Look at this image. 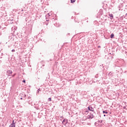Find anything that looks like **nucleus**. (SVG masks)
<instances>
[{
    "label": "nucleus",
    "mask_w": 127,
    "mask_h": 127,
    "mask_svg": "<svg viewBox=\"0 0 127 127\" xmlns=\"http://www.w3.org/2000/svg\"><path fill=\"white\" fill-rule=\"evenodd\" d=\"M57 15L56 14H54V13H52L51 15H50V13H48L46 15V17L50 18V19H54V20H56L57 19Z\"/></svg>",
    "instance_id": "f257e3e1"
},
{
    "label": "nucleus",
    "mask_w": 127,
    "mask_h": 127,
    "mask_svg": "<svg viewBox=\"0 0 127 127\" xmlns=\"http://www.w3.org/2000/svg\"><path fill=\"white\" fill-rule=\"evenodd\" d=\"M62 124L64 126H66V125H67V124H68V120L64 119V120L63 121Z\"/></svg>",
    "instance_id": "f03ea898"
},
{
    "label": "nucleus",
    "mask_w": 127,
    "mask_h": 127,
    "mask_svg": "<svg viewBox=\"0 0 127 127\" xmlns=\"http://www.w3.org/2000/svg\"><path fill=\"white\" fill-rule=\"evenodd\" d=\"M9 127H15V123H14V120L12 121V123L10 125Z\"/></svg>",
    "instance_id": "7ed1b4c3"
},
{
    "label": "nucleus",
    "mask_w": 127,
    "mask_h": 127,
    "mask_svg": "<svg viewBox=\"0 0 127 127\" xmlns=\"http://www.w3.org/2000/svg\"><path fill=\"white\" fill-rule=\"evenodd\" d=\"M7 74L8 76H11L12 74V70H8L7 71Z\"/></svg>",
    "instance_id": "20e7f679"
},
{
    "label": "nucleus",
    "mask_w": 127,
    "mask_h": 127,
    "mask_svg": "<svg viewBox=\"0 0 127 127\" xmlns=\"http://www.w3.org/2000/svg\"><path fill=\"white\" fill-rule=\"evenodd\" d=\"M88 110H89V111H90L91 112H94V111L93 107L91 106H89L88 107Z\"/></svg>",
    "instance_id": "39448f33"
},
{
    "label": "nucleus",
    "mask_w": 127,
    "mask_h": 127,
    "mask_svg": "<svg viewBox=\"0 0 127 127\" xmlns=\"http://www.w3.org/2000/svg\"><path fill=\"white\" fill-rule=\"evenodd\" d=\"M109 15L111 20L114 19V15L113 14L109 13Z\"/></svg>",
    "instance_id": "423d86ee"
},
{
    "label": "nucleus",
    "mask_w": 127,
    "mask_h": 127,
    "mask_svg": "<svg viewBox=\"0 0 127 127\" xmlns=\"http://www.w3.org/2000/svg\"><path fill=\"white\" fill-rule=\"evenodd\" d=\"M93 118H94V115H93V114H92L91 115H88L89 119H93Z\"/></svg>",
    "instance_id": "0eeeda50"
},
{
    "label": "nucleus",
    "mask_w": 127,
    "mask_h": 127,
    "mask_svg": "<svg viewBox=\"0 0 127 127\" xmlns=\"http://www.w3.org/2000/svg\"><path fill=\"white\" fill-rule=\"evenodd\" d=\"M74 21H75V22H77V23H79V21L78 20L77 18H75Z\"/></svg>",
    "instance_id": "6e6552de"
},
{
    "label": "nucleus",
    "mask_w": 127,
    "mask_h": 127,
    "mask_svg": "<svg viewBox=\"0 0 127 127\" xmlns=\"http://www.w3.org/2000/svg\"><path fill=\"white\" fill-rule=\"evenodd\" d=\"M115 36V35L114 34H111L110 36V38H114V37Z\"/></svg>",
    "instance_id": "1a4fd4ad"
},
{
    "label": "nucleus",
    "mask_w": 127,
    "mask_h": 127,
    "mask_svg": "<svg viewBox=\"0 0 127 127\" xmlns=\"http://www.w3.org/2000/svg\"><path fill=\"white\" fill-rule=\"evenodd\" d=\"M75 1H76V0H70V2L71 3H74V2H75Z\"/></svg>",
    "instance_id": "9d476101"
},
{
    "label": "nucleus",
    "mask_w": 127,
    "mask_h": 127,
    "mask_svg": "<svg viewBox=\"0 0 127 127\" xmlns=\"http://www.w3.org/2000/svg\"><path fill=\"white\" fill-rule=\"evenodd\" d=\"M84 113H89V111H88L87 109H84Z\"/></svg>",
    "instance_id": "9b49d317"
},
{
    "label": "nucleus",
    "mask_w": 127,
    "mask_h": 127,
    "mask_svg": "<svg viewBox=\"0 0 127 127\" xmlns=\"http://www.w3.org/2000/svg\"><path fill=\"white\" fill-rule=\"evenodd\" d=\"M103 114H108V112H107V110H106V111H103Z\"/></svg>",
    "instance_id": "f8f14e48"
},
{
    "label": "nucleus",
    "mask_w": 127,
    "mask_h": 127,
    "mask_svg": "<svg viewBox=\"0 0 127 127\" xmlns=\"http://www.w3.org/2000/svg\"><path fill=\"white\" fill-rule=\"evenodd\" d=\"M48 101H49V102H51V101H52L51 98H48Z\"/></svg>",
    "instance_id": "ddd939ff"
},
{
    "label": "nucleus",
    "mask_w": 127,
    "mask_h": 127,
    "mask_svg": "<svg viewBox=\"0 0 127 127\" xmlns=\"http://www.w3.org/2000/svg\"><path fill=\"white\" fill-rule=\"evenodd\" d=\"M55 25L57 27H59V25H57V23H56Z\"/></svg>",
    "instance_id": "4468645a"
},
{
    "label": "nucleus",
    "mask_w": 127,
    "mask_h": 127,
    "mask_svg": "<svg viewBox=\"0 0 127 127\" xmlns=\"http://www.w3.org/2000/svg\"><path fill=\"white\" fill-rule=\"evenodd\" d=\"M15 75H16V73H14V74H13L12 75V77H14V76H15Z\"/></svg>",
    "instance_id": "2eb2a0df"
},
{
    "label": "nucleus",
    "mask_w": 127,
    "mask_h": 127,
    "mask_svg": "<svg viewBox=\"0 0 127 127\" xmlns=\"http://www.w3.org/2000/svg\"><path fill=\"white\" fill-rule=\"evenodd\" d=\"M125 18H126L127 19V13L125 15Z\"/></svg>",
    "instance_id": "dca6fc26"
},
{
    "label": "nucleus",
    "mask_w": 127,
    "mask_h": 127,
    "mask_svg": "<svg viewBox=\"0 0 127 127\" xmlns=\"http://www.w3.org/2000/svg\"><path fill=\"white\" fill-rule=\"evenodd\" d=\"M11 52H15V50H12Z\"/></svg>",
    "instance_id": "f3484780"
},
{
    "label": "nucleus",
    "mask_w": 127,
    "mask_h": 127,
    "mask_svg": "<svg viewBox=\"0 0 127 127\" xmlns=\"http://www.w3.org/2000/svg\"><path fill=\"white\" fill-rule=\"evenodd\" d=\"M23 83H25V80H23Z\"/></svg>",
    "instance_id": "a211bd4d"
},
{
    "label": "nucleus",
    "mask_w": 127,
    "mask_h": 127,
    "mask_svg": "<svg viewBox=\"0 0 127 127\" xmlns=\"http://www.w3.org/2000/svg\"><path fill=\"white\" fill-rule=\"evenodd\" d=\"M1 28V26H0V29Z\"/></svg>",
    "instance_id": "6ab92c4d"
},
{
    "label": "nucleus",
    "mask_w": 127,
    "mask_h": 127,
    "mask_svg": "<svg viewBox=\"0 0 127 127\" xmlns=\"http://www.w3.org/2000/svg\"><path fill=\"white\" fill-rule=\"evenodd\" d=\"M20 99H21V100H22V97H21V98H20Z\"/></svg>",
    "instance_id": "aec40b11"
},
{
    "label": "nucleus",
    "mask_w": 127,
    "mask_h": 127,
    "mask_svg": "<svg viewBox=\"0 0 127 127\" xmlns=\"http://www.w3.org/2000/svg\"><path fill=\"white\" fill-rule=\"evenodd\" d=\"M47 21H49V20H47Z\"/></svg>",
    "instance_id": "412c9836"
},
{
    "label": "nucleus",
    "mask_w": 127,
    "mask_h": 127,
    "mask_svg": "<svg viewBox=\"0 0 127 127\" xmlns=\"http://www.w3.org/2000/svg\"><path fill=\"white\" fill-rule=\"evenodd\" d=\"M104 117H106V115H104Z\"/></svg>",
    "instance_id": "4be33fe9"
},
{
    "label": "nucleus",
    "mask_w": 127,
    "mask_h": 127,
    "mask_svg": "<svg viewBox=\"0 0 127 127\" xmlns=\"http://www.w3.org/2000/svg\"><path fill=\"white\" fill-rule=\"evenodd\" d=\"M103 122V121H101V123H102Z\"/></svg>",
    "instance_id": "5701e85b"
},
{
    "label": "nucleus",
    "mask_w": 127,
    "mask_h": 127,
    "mask_svg": "<svg viewBox=\"0 0 127 127\" xmlns=\"http://www.w3.org/2000/svg\"><path fill=\"white\" fill-rule=\"evenodd\" d=\"M31 30H32V28L31 29Z\"/></svg>",
    "instance_id": "b1692460"
}]
</instances>
